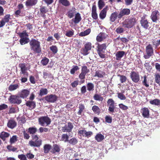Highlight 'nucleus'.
<instances>
[{"mask_svg": "<svg viewBox=\"0 0 160 160\" xmlns=\"http://www.w3.org/2000/svg\"><path fill=\"white\" fill-rule=\"evenodd\" d=\"M27 64L25 63H20L18 64V67L20 69V74L21 75L23 74L26 76L28 77V73L27 71L29 68L26 67Z\"/></svg>", "mask_w": 160, "mask_h": 160, "instance_id": "obj_9", "label": "nucleus"}, {"mask_svg": "<svg viewBox=\"0 0 160 160\" xmlns=\"http://www.w3.org/2000/svg\"><path fill=\"white\" fill-rule=\"evenodd\" d=\"M50 49L54 54H56L58 51V48L56 46H52L50 47Z\"/></svg>", "mask_w": 160, "mask_h": 160, "instance_id": "obj_53", "label": "nucleus"}, {"mask_svg": "<svg viewBox=\"0 0 160 160\" xmlns=\"http://www.w3.org/2000/svg\"><path fill=\"white\" fill-rule=\"evenodd\" d=\"M69 138V136L67 134H63L61 135V140L66 142H68Z\"/></svg>", "mask_w": 160, "mask_h": 160, "instance_id": "obj_38", "label": "nucleus"}, {"mask_svg": "<svg viewBox=\"0 0 160 160\" xmlns=\"http://www.w3.org/2000/svg\"><path fill=\"white\" fill-rule=\"evenodd\" d=\"M37 132V128L35 127H31L29 128L28 129V132L30 134H34Z\"/></svg>", "mask_w": 160, "mask_h": 160, "instance_id": "obj_37", "label": "nucleus"}, {"mask_svg": "<svg viewBox=\"0 0 160 160\" xmlns=\"http://www.w3.org/2000/svg\"><path fill=\"white\" fill-rule=\"evenodd\" d=\"M52 74L50 73H48L47 72H43V77L44 79H46L47 78H50L51 77Z\"/></svg>", "mask_w": 160, "mask_h": 160, "instance_id": "obj_63", "label": "nucleus"}, {"mask_svg": "<svg viewBox=\"0 0 160 160\" xmlns=\"http://www.w3.org/2000/svg\"><path fill=\"white\" fill-rule=\"evenodd\" d=\"M130 13V10L128 8H124L121 10L118 15V18L121 19L125 15H128Z\"/></svg>", "mask_w": 160, "mask_h": 160, "instance_id": "obj_16", "label": "nucleus"}, {"mask_svg": "<svg viewBox=\"0 0 160 160\" xmlns=\"http://www.w3.org/2000/svg\"><path fill=\"white\" fill-rule=\"evenodd\" d=\"M105 75V73L104 71L100 70H98L96 71L94 77H97L98 78H102L104 77Z\"/></svg>", "mask_w": 160, "mask_h": 160, "instance_id": "obj_22", "label": "nucleus"}, {"mask_svg": "<svg viewBox=\"0 0 160 160\" xmlns=\"http://www.w3.org/2000/svg\"><path fill=\"white\" fill-rule=\"evenodd\" d=\"M108 106H109L108 110L109 112L113 113L114 112L116 108L114 101L112 98L109 99L107 102Z\"/></svg>", "mask_w": 160, "mask_h": 160, "instance_id": "obj_12", "label": "nucleus"}, {"mask_svg": "<svg viewBox=\"0 0 160 160\" xmlns=\"http://www.w3.org/2000/svg\"><path fill=\"white\" fill-rule=\"evenodd\" d=\"M49 61V59L47 58L44 57L41 61V62L43 66H46L48 64Z\"/></svg>", "mask_w": 160, "mask_h": 160, "instance_id": "obj_50", "label": "nucleus"}, {"mask_svg": "<svg viewBox=\"0 0 160 160\" xmlns=\"http://www.w3.org/2000/svg\"><path fill=\"white\" fill-rule=\"evenodd\" d=\"M118 13L117 12L112 13L110 17V20L111 22H113L115 21L118 17Z\"/></svg>", "mask_w": 160, "mask_h": 160, "instance_id": "obj_28", "label": "nucleus"}, {"mask_svg": "<svg viewBox=\"0 0 160 160\" xmlns=\"http://www.w3.org/2000/svg\"><path fill=\"white\" fill-rule=\"evenodd\" d=\"M152 44L153 46H155V48H157L160 44V39L157 41H153Z\"/></svg>", "mask_w": 160, "mask_h": 160, "instance_id": "obj_58", "label": "nucleus"}, {"mask_svg": "<svg viewBox=\"0 0 160 160\" xmlns=\"http://www.w3.org/2000/svg\"><path fill=\"white\" fill-rule=\"evenodd\" d=\"M94 99L96 101H102L103 99V98L100 95L98 94H95L93 96Z\"/></svg>", "mask_w": 160, "mask_h": 160, "instance_id": "obj_46", "label": "nucleus"}, {"mask_svg": "<svg viewBox=\"0 0 160 160\" xmlns=\"http://www.w3.org/2000/svg\"><path fill=\"white\" fill-rule=\"evenodd\" d=\"M79 69V68L78 66H73L72 68L70 70V73L72 74H74L75 72Z\"/></svg>", "mask_w": 160, "mask_h": 160, "instance_id": "obj_55", "label": "nucleus"}, {"mask_svg": "<svg viewBox=\"0 0 160 160\" xmlns=\"http://www.w3.org/2000/svg\"><path fill=\"white\" fill-rule=\"evenodd\" d=\"M108 35L104 32H100L96 37V40L98 42H101L104 41L107 37Z\"/></svg>", "mask_w": 160, "mask_h": 160, "instance_id": "obj_15", "label": "nucleus"}, {"mask_svg": "<svg viewBox=\"0 0 160 160\" xmlns=\"http://www.w3.org/2000/svg\"><path fill=\"white\" fill-rule=\"evenodd\" d=\"M92 110L95 114L99 115L100 113V109L97 106L94 105L92 108Z\"/></svg>", "mask_w": 160, "mask_h": 160, "instance_id": "obj_40", "label": "nucleus"}, {"mask_svg": "<svg viewBox=\"0 0 160 160\" xmlns=\"http://www.w3.org/2000/svg\"><path fill=\"white\" fill-rule=\"evenodd\" d=\"M30 94V91L28 89H24L22 90L19 94L21 98H27Z\"/></svg>", "mask_w": 160, "mask_h": 160, "instance_id": "obj_20", "label": "nucleus"}, {"mask_svg": "<svg viewBox=\"0 0 160 160\" xmlns=\"http://www.w3.org/2000/svg\"><path fill=\"white\" fill-rule=\"evenodd\" d=\"M118 97L121 100H124L126 99L125 96L122 93L118 92L117 93Z\"/></svg>", "mask_w": 160, "mask_h": 160, "instance_id": "obj_62", "label": "nucleus"}, {"mask_svg": "<svg viewBox=\"0 0 160 160\" xmlns=\"http://www.w3.org/2000/svg\"><path fill=\"white\" fill-rule=\"evenodd\" d=\"M73 124L70 122H68L67 124L62 127L61 131L63 132H70L72 131L73 128Z\"/></svg>", "mask_w": 160, "mask_h": 160, "instance_id": "obj_10", "label": "nucleus"}, {"mask_svg": "<svg viewBox=\"0 0 160 160\" xmlns=\"http://www.w3.org/2000/svg\"><path fill=\"white\" fill-rule=\"evenodd\" d=\"M38 0H27L25 3V5L27 8L31 7L36 5Z\"/></svg>", "mask_w": 160, "mask_h": 160, "instance_id": "obj_18", "label": "nucleus"}, {"mask_svg": "<svg viewBox=\"0 0 160 160\" xmlns=\"http://www.w3.org/2000/svg\"><path fill=\"white\" fill-rule=\"evenodd\" d=\"M8 101L12 104H20L22 102V99L19 96L16 95H11L8 98Z\"/></svg>", "mask_w": 160, "mask_h": 160, "instance_id": "obj_5", "label": "nucleus"}, {"mask_svg": "<svg viewBox=\"0 0 160 160\" xmlns=\"http://www.w3.org/2000/svg\"><path fill=\"white\" fill-rule=\"evenodd\" d=\"M146 54L143 57L145 59L149 58L153 54V49L151 44H149L146 48Z\"/></svg>", "mask_w": 160, "mask_h": 160, "instance_id": "obj_8", "label": "nucleus"}, {"mask_svg": "<svg viewBox=\"0 0 160 160\" xmlns=\"http://www.w3.org/2000/svg\"><path fill=\"white\" fill-rule=\"evenodd\" d=\"M48 93V91L46 88H42L39 90L38 93L39 96L42 97L47 95Z\"/></svg>", "mask_w": 160, "mask_h": 160, "instance_id": "obj_29", "label": "nucleus"}, {"mask_svg": "<svg viewBox=\"0 0 160 160\" xmlns=\"http://www.w3.org/2000/svg\"><path fill=\"white\" fill-rule=\"evenodd\" d=\"M60 151V146L57 144H54L53 145V148L52 152L53 153H59Z\"/></svg>", "mask_w": 160, "mask_h": 160, "instance_id": "obj_27", "label": "nucleus"}, {"mask_svg": "<svg viewBox=\"0 0 160 160\" xmlns=\"http://www.w3.org/2000/svg\"><path fill=\"white\" fill-rule=\"evenodd\" d=\"M30 48L35 53H40L41 52L40 42L37 39H32L29 41Z\"/></svg>", "mask_w": 160, "mask_h": 160, "instance_id": "obj_1", "label": "nucleus"}, {"mask_svg": "<svg viewBox=\"0 0 160 160\" xmlns=\"http://www.w3.org/2000/svg\"><path fill=\"white\" fill-rule=\"evenodd\" d=\"M80 52L81 54L84 56H86L89 53V51L85 48L84 47L81 49L80 50Z\"/></svg>", "mask_w": 160, "mask_h": 160, "instance_id": "obj_49", "label": "nucleus"}, {"mask_svg": "<svg viewBox=\"0 0 160 160\" xmlns=\"http://www.w3.org/2000/svg\"><path fill=\"white\" fill-rule=\"evenodd\" d=\"M59 3L65 7H68L70 5V3L68 0H59Z\"/></svg>", "mask_w": 160, "mask_h": 160, "instance_id": "obj_34", "label": "nucleus"}, {"mask_svg": "<svg viewBox=\"0 0 160 160\" xmlns=\"http://www.w3.org/2000/svg\"><path fill=\"white\" fill-rule=\"evenodd\" d=\"M136 22L137 20L135 18L128 17L122 22V25L124 28L129 29L132 28L135 25Z\"/></svg>", "mask_w": 160, "mask_h": 160, "instance_id": "obj_2", "label": "nucleus"}, {"mask_svg": "<svg viewBox=\"0 0 160 160\" xmlns=\"http://www.w3.org/2000/svg\"><path fill=\"white\" fill-rule=\"evenodd\" d=\"M147 78V77L146 75L143 76V80L142 81V84L146 87H148L149 86V84L148 83Z\"/></svg>", "mask_w": 160, "mask_h": 160, "instance_id": "obj_52", "label": "nucleus"}, {"mask_svg": "<svg viewBox=\"0 0 160 160\" xmlns=\"http://www.w3.org/2000/svg\"><path fill=\"white\" fill-rule=\"evenodd\" d=\"M58 97L55 94H51L45 97V99L48 102L54 103L58 99Z\"/></svg>", "mask_w": 160, "mask_h": 160, "instance_id": "obj_14", "label": "nucleus"}, {"mask_svg": "<svg viewBox=\"0 0 160 160\" xmlns=\"http://www.w3.org/2000/svg\"><path fill=\"white\" fill-rule=\"evenodd\" d=\"M32 140H35V141L30 140L28 143L29 145L32 147H40L42 144V140L39 139V137L37 135L34 134L32 135Z\"/></svg>", "mask_w": 160, "mask_h": 160, "instance_id": "obj_4", "label": "nucleus"}, {"mask_svg": "<svg viewBox=\"0 0 160 160\" xmlns=\"http://www.w3.org/2000/svg\"><path fill=\"white\" fill-rule=\"evenodd\" d=\"M124 31V28L120 26L116 28L115 32L118 34H120L123 33Z\"/></svg>", "mask_w": 160, "mask_h": 160, "instance_id": "obj_56", "label": "nucleus"}, {"mask_svg": "<svg viewBox=\"0 0 160 160\" xmlns=\"http://www.w3.org/2000/svg\"><path fill=\"white\" fill-rule=\"evenodd\" d=\"M149 103L152 105L156 106L160 105V100L158 99H155L153 100H150Z\"/></svg>", "mask_w": 160, "mask_h": 160, "instance_id": "obj_39", "label": "nucleus"}, {"mask_svg": "<svg viewBox=\"0 0 160 160\" xmlns=\"http://www.w3.org/2000/svg\"><path fill=\"white\" fill-rule=\"evenodd\" d=\"M81 19L82 18L80 14L78 12L75 14L74 22L76 24L78 23L81 21Z\"/></svg>", "mask_w": 160, "mask_h": 160, "instance_id": "obj_35", "label": "nucleus"}, {"mask_svg": "<svg viewBox=\"0 0 160 160\" xmlns=\"http://www.w3.org/2000/svg\"><path fill=\"white\" fill-rule=\"evenodd\" d=\"M130 77L132 82L138 83L140 80V76L138 72L132 71L130 73Z\"/></svg>", "mask_w": 160, "mask_h": 160, "instance_id": "obj_11", "label": "nucleus"}, {"mask_svg": "<svg viewBox=\"0 0 160 160\" xmlns=\"http://www.w3.org/2000/svg\"><path fill=\"white\" fill-rule=\"evenodd\" d=\"M52 148L51 145L49 144H46L43 147V150L44 152L45 153H48Z\"/></svg>", "mask_w": 160, "mask_h": 160, "instance_id": "obj_36", "label": "nucleus"}, {"mask_svg": "<svg viewBox=\"0 0 160 160\" xmlns=\"http://www.w3.org/2000/svg\"><path fill=\"white\" fill-rule=\"evenodd\" d=\"M19 83L15 84H11L8 87V90L10 91H14L19 88Z\"/></svg>", "mask_w": 160, "mask_h": 160, "instance_id": "obj_31", "label": "nucleus"}, {"mask_svg": "<svg viewBox=\"0 0 160 160\" xmlns=\"http://www.w3.org/2000/svg\"><path fill=\"white\" fill-rule=\"evenodd\" d=\"M108 6H106V7L100 12L99 16L101 19H103L106 17L107 12L108 10Z\"/></svg>", "mask_w": 160, "mask_h": 160, "instance_id": "obj_19", "label": "nucleus"}, {"mask_svg": "<svg viewBox=\"0 0 160 160\" xmlns=\"http://www.w3.org/2000/svg\"><path fill=\"white\" fill-rule=\"evenodd\" d=\"M7 148L10 151H12L13 152H15L17 149V148H15L14 147L10 145H8Z\"/></svg>", "mask_w": 160, "mask_h": 160, "instance_id": "obj_60", "label": "nucleus"}, {"mask_svg": "<svg viewBox=\"0 0 160 160\" xmlns=\"http://www.w3.org/2000/svg\"><path fill=\"white\" fill-rule=\"evenodd\" d=\"M19 35L21 38H25V37H28V36L26 30L23 31L22 32L20 33Z\"/></svg>", "mask_w": 160, "mask_h": 160, "instance_id": "obj_59", "label": "nucleus"}, {"mask_svg": "<svg viewBox=\"0 0 160 160\" xmlns=\"http://www.w3.org/2000/svg\"><path fill=\"white\" fill-rule=\"evenodd\" d=\"M87 90L89 91H93L94 89V85L91 82H89L87 84Z\"/></svg>", "mask_w": 160, "mask_h": 160, "instance_id": "obj_42", "label": "nucleus"}, {"mask_svg": "<svg viewBox=\"0 0 160 160\" xmlns=\"http://www.w3.org/2000/svg\"><path fill=\"white\" fill-rule=\"evenodd\" d=\"M96 44L97 45L96 47L97 52L99 56L102 58H105V55L104 53L105 52V51L106 50L108 46L107 44L105 43L101 44L97 43Z\"/></svg>", "mask_w": 160, "mask_h": 160, "instance_id": "obj_3", "label": "nucleus"}, {"mask_svg": "<svg viewBox=\"0 0 160 160\" xmlns=\"http://www.w3.org/2000/svg\"><path fill=\"white\" fill-rule=\"evenodd\" d=\"M105 5V3L103 0H99L98 6L99 10H101Z\"/></svg>", "mask_w": 160, "mask_h": 160, "instance_id": "obj_45", "label": "nucleus"}, {"mask_svg": "<svg viewBox=\"0 0 160 160\" xmlns=\"http://www.w3.org/2000/svg\"><path fill=\"white\" fill-rule=\"evenodd\" d=\"M160 13L158 10H155L152 12L150 18L153 22H156L159 19Z\"/></svg>", "mask_w": 160, "mask_h": 160, "instance_id": "obj_13", "label": "nucleus"}, {"mask_svg": "<svg viewBox=\"0 0 160 160\" xmlns=\"http://www.w3.org/2000/svg\"><path fill=\"white\" fill-rule=\"evenodd\" d=\"M39 10L41 14H45L48 12V9L46 7L44 6H41Z\"/></svg>", "mask_w": 160, "mask_h": 160, "instance_id": "obj_48", "label": "nucleus"}, {"mask_svg": "<svg viewBox=\"0 0 160 160\" xmlns=\"http://www.w3.org/2000/svg\"><path fill=\"white\" fill-rule=\"evenodd\" d=\"M78 142V139L76 138H73L69 140L68 142L72 145H75L77 144Z\"/></svg>", "mask_w": 160, "mask_h": 160, "instance_id": "obj_33", "label": "nucleus"}, {"mask_svg": "<svg viewBox=\"0 0 160 160\" xmlns=\"http://www.w3.org/2000/svg\"><path fill=\"white\" fill-rule=\"evenodd\" d=\"M11 16L9 14H6L2 19L5 23L8 22L11 19Z\"/></svg>", "mask_w": 160, "mask_h": 160, "instance_id": "obj_51", "label": "nucleus"}, {"mask_svg": "<svg viewBox=\"0 0 160 160\" xmlns=\"http://www.w3.org/2000/svg\"><path fill=\"white\" fill-rule=\"evenodd\" d=\"M142 116L144 118H148L149 116V110L147 108L144 107L141 110Z\"/></svg>", "mask_w": 160, "mask_h": 160, "instance_id": "obj_17", "label": "nucleus"}, {"mask_svg": "<svg viewBox=\"0 0 160 160\" xmlns=\"http://www.w3.org/2000/svg\"><path fill=\"white\" fill-rule=\"evenodd\" d=\"M95 138L98 142H100L104 139V137L101 134L98 133L96 135Z\"/></svg>", "mask_w": 160, "mask_h": 160, "instance_id": "obj_32", "label": "nucleus"}, {"mask_svg": "<svg viewBox=\"0 0 160 160\" xmlns=\"http://www.w3.org/2000/svg\"><path fill=\"white\" fill-rule=\"evenodd\" d=\"M141 26L145 29H148L149 27V22L148 20H142L140 21Z\"/></svg>", "mask_w": 160, "mask_h": 160, "instance_id": "obj_26", "label": "nucleus"}, {"mask_svg": "<svg viewBox=\"0 0 160 160\" xmlns=\"http://www.w3.org/2000/svg\"><path fill=\"white\" fill-rule=\"evenodd\" d=\"M89 72V70L88 68L86 66H83L82 67L81 72L79 75V77L81 80H83L82 83L84 82V79L85 78V76Z\"/></svg>", "mask_w": 160, "mask_h": 160, "instance_id": "obj_7", "label": "nucleus"}, {"mask_svg": "<svg viewBox=\"0 0 160 160\" xmlns=\"http://www.w3.org/2000/svg\"><path fill=\"white\" fill-rule=\"evenodd\" d=\"M154 76L155 82L157 83H159L160 82V75L159 73H157Z\"/></svg>", "mask_w": 160, "mask_h": 160, "instance_id": "obj_61", "label": "nucleus"}, {"mask_svg": "<svg viewBox=\"0 0 160 160\" xmlns=\"http://www.w3.org/2000/svg\"><path fill=\"white\" fill-rule=\"evenodd\" d=\"M10 136V134L8 132H2L0 133V138L2 139L3 141L6 140V138Z\"/></svg>", "mask_w": 160, "mask_h": 160, "instance_id": "obj_30", "label": "nucleus"}, {"mask_svg": "<svg viewBox=\"0 0 160 160\" xmlns=\"http://www.w3.org/2000/svg\"><path fill=\"white\" fill-rule=\"evenodd\" d=\"M74 34V31L72 29L66 31L65 35L68 37H71Z\"/></svg>", "mask_w": 160, "mask_h": 160, "instance_id": "obj_44", "label": "nucleus"}, {"mask_svg": "<svg viewBox=\"0 0 160 160\" xmlns=\"http://www.w3.org/2000/svg\"><path fill=\"white\" fill-rule=\"evenodd\" d=\"M38 122L41 126H44L46 124V126L49 125L51 122L50 119L48 116H42L38 118Z\"/></svg>", "mask_w": 160, "mask_h": 160, "instance_id": "obj_6", "label": "nucleus"}, {"mask_svg": "<svg viewBox=\"0 0 160 160\" xmlns=\"http://www.w3.org/2000/svg\"><path fill=\"white\" fill-rule=\"evenodd\" d=\"M84 47L89 51L92 49V43L90 42H87L84 44Z\"/></svg>", "mask_w": 160, "mask_h": 160, "instance_id": "obj_57", "label": "nucleus"}, {"mask_svg": "<svg viewBox=\"0 0 160 160\" xmlns=\"http://www.w3.org/2000/svg\"><path fill=\"white\" fill-rule=\"evenodd\" d=\"M78 108L79 111L78 112V114L79 115H81L82 112L85 109L84 105L83 104H79Z\"/></svg>", "mask_w": 160, "mask_h": 160, "instance_id": "obj_47", "label": "nucleus"}, {"mask_svg": "<svg viewBox=\"0 0 160 160\" xmlns=\"http://www.w3.org/2000/svg\"><path fill=\"white\" fill-rule=\"evenodd\" d=\"M29 42V38L27 37L21 38L20 40V42L21 45H23Z\"/></svg>", "mask_w": 160, "mask_h": 160, "instance_id": "obj_43", "label": "nucleus"}, {"mask_svg": "<svg viewBox=\"0 0 160 160\" xmlns=\"http://www.w3.org/2000/svg\"><path fill=\"white\" fill-rule=\"evenodd\" d=\"M76 12V9L75 8H72L71 9L69 10L67 12L68 16L70 18H73Z\"/></svg>", "mask_w": 160, "mask_h": 160, "instance_id": "obj_24", "label": "nucleus"}, {"mask_svg": "<svg viewBox=\"0 0 160 160\" xmlns=\"http://www.w3.org/2000/svg\"><path fill=\"white\" fill-rule=\"evenodd\" d=\"M125 54V52L123 51H119L117 52L116 54V59L117 60H121Z\"/></svg>", "mask_w": 160, "mask_h": 160, "instance_id": "obj_25", "label": "nucleus"}, {"mask_svg": "<svg viewBox=\"0 0 160 160\" xmlns=\"http://www.w3.org/2000/svg\"><path fill=\"white\" fill-rule=\"evenodd\" d=\"M91 32V29L88 28L84 31L82 32L79 33V36L81 37L84 36L88 35Z\"/></svg>", "mask_w": 160, "mask_h": 160, "instance_id": "obj_41", "label": "nucleus"}, {"mask_svg": "<svg viewBox=\"0 0 160 160\" xmlns=\"http://www.w3.org/2000/svg\"><path fill=\"white\" fill-rule=\"evenodd\" d=\"M118 106L119 108L122 110L125 111L128 109V107L122 103L119 104Z\"/></svg>", "mask_w": 160, "mask_h": 160, "instance_id": "obj_64", "label": "nucleus"}, {"mask_svg": "<svg viewBox=\"0 0 160 160\" xmlns=\"http://www.w3.org/2000/svg\"><path fill=\"white\" fill-rule=\"evenodd\" d=\"M17 125V122L13 119H10L7 123V126L8 128L13 129L16 127Z\"/></svg>", "mask_w": 160, "mask_h": 160, "instance_id": "obj_21", "label": "nucleus"}, {"mask_svg": "<svg viewBox=\"0 0 160 160\" xmlns=\"http://www.w3.org/2000/svg\"><path fill=\"white\" fill-rule=\"evenodd\" d=\"M118 76L120 77V80L122 83L125 82L127 80V77L126 76L120 74L118 75Z\"/></svg>", "mask_w": 160, "mask_h": 160, "instance_id": "obj_54", "label": "nucleus"}, {"mask_svg": "<svg viewBox=\"0 0 160 160\" xmlns=\"http://www.w3.org/2000/svg\"><path fill=\"white\" fill-rule=\"evenodd\" d=\"M25 104L26 106L31 108V109L34 108L36 106L35 102L31 101H27Z\"/></svg>", "mask_w": 160, "mask_h": 160, "instance_id": "obj_23", "label": "nucleus"}]
</instances>
